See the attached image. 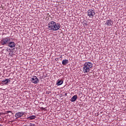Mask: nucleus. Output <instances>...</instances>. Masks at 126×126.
Masks as SVG:
<instances>
[{
  "mask_svg": "<svg viewBox=\"0 0 126 126\" xmlns=\"http://www.w3.org/2000/svg\"><path fill=\"white\" fill-rule=\"evenodd\" d=\"M56 27V22L51 21L48 23V29L50 31H54L55 27Z\"/></svg>",
  "mask_w": 126,
  "mask_h": 126,
  "instance_id": "obj_1",
  "label": "nucleus"
},
{
  "mask_svg": "<svg viewBox=\"0 0 126 126\" xmlns=\"http://www.w3.org/2000/svg\"><path fill=\"white\" fill-rule=\"evenodd\" d=\"M9 41H10V38L6 37L0 40V43L3 45H8Z\"/></svg>",
  "mask_w": 126,
  "mask_h": 126,
  "instance_id": "obj_2",
  "label": "nucleus"
},
{
  "mask_svg": "<svg viewBox=\"0 0 126 126\" xmlns=\"http://www.w3.org/2000/svg\"><path fill=\"white\" fill-rule=\"evenodd\" d=\"M88 13V16H89V17H91V18L94 17V15H95V13L94 11V10L92 9H89L87 11Z\"/></svg>",
  "mask_w": 126,
  "mask_h": 126,
  "instance_id": "obj_3",
  "label": "nucleus"
},
{
  "mask_svg": "<svg viewBox=\"0 0 126 126\" xmlns=\"http://www.w3.org/2000/svg\"><path fill=\"white\" fill-rule=\"evenodd\" d=\"M31 81L32 83H34V84H37V83H39V79L36 76H33L32 78Z\"/></svg>",
  "mask_w": 126,
  "mask_h": 126,
  "instance_id": "obj_4",
  "label": "nucleus"
},
{
  "mask_svg": "<svg viewBox=\"0 0 126 126\" xmlns=\"http://www.w3.org/2000/svg\"><path fill=\"white\" fill-rule=\"evenodd\" d=\"M25 114L24 112H18L15 114V117L16 119H19V118H21Z\"/></svg>",
  "mask_w": 126,
  "mask_h": 126,
  "instance_id": "obj_5",
  "label": "nucleus"
},
{
  "mask_svg": "<svg viewBox=\"0 0 126 126\" xmlns=\"http://www.w3.org/2000/svg\"><path fill=\"white\" fill-rule=\"evenodd\" d=\"M16 45V44H15L14 42L9 41V42L8 43V44H7V46H8V47H9L10 48H11V49H12V48L15 47Z\"/></svg>",
  "mask_w": 126,
  "mask_h": 126,
  "instance_id": "obj_6",
  "label": "nucleus"
},
{
  "mask_svg": "<svg viewBox=\"0 0 126 126\" xmlns=\"http://www.w3.org/2000/svg\"><path fill=\"white\" fill-rule=\"evenodd\" d=\"M84 65H85L86 67H88L90 69L93 66V64L90 62H86Z\"/></svg>",
  "mask_w": 126,
  "mask_h": 126,
  "instance_id": "obj_7",
  "label": "nucleus"
},
{
  "mask_svg": "<svg viewBox=\"0 0 126 126\" xmlns=\"http://www.w3.org/2000/svg\"><path fill=\"white\" fill-rule=\"evenodd\" d=\"M113 24H114V22L111 19L108 20L105 23V25H107V26H112Z\"/></svg>",
  "mask_w": 126,
  "mask_h": 126,
  "instance_id": "obj_8",
  "label": "nucleus"
},
{
  "mask_svg": "<svg viewBox=\"0 0 126 126\" xmlns=\"http://www.w3.org/2000/svg\"><path fill=\"white\" fill-rule=\"evenodd\" d=\"M10 83V79H5V80L2 81V84H5V85H7L8 83Z\"/></svg>",
  "mask_w": 126,
  "mask_h": 126,
  "instance_id": "obj_9",
  "label": "nucleus"
},
{
  "mask_svg": "<svg viewBox=\"0 0 126 126\" xmlns=\"http://www.w3.org/2000/svg\"><path fill=\"white\" fill-rule=\"evenodd\" d=\"M84 73H88L89 72L90 69L89 67H87L84 65L83 69Z\"/></svg>",
  "mask_w": 126,
  "mask_h": 126,
  "instance_id": "obj_10",
  "label": "nucleus"
},
{
  "mask_svg": "<svg viewBox=\"0 0 126 126\" xmlns=\"http://www.w3.org/2000/svg\"><path fill=\"white\" fill-rule=\"evenodd\" d=\"M61 28V24L60 23H57L55 24V27L54 28V31H57V30H59Z\"/></svg>",
  "mask_w": 126,
  "mask_h": 126,
  "instance_id": "obj_11",
  "label": "nucleus"
},
{
  "mask_svg": "<svg viewBox=\"0 0 126 126\" xmlns=\"http://www.w3.org/2000/svg\"><path fill=\"white\" fill-rule=\"evenodd\" d=\"M76 100H77V95L76 94L71 97V98L70 99V101L71 102H75V101H76Z\"/></svg>",
  "mask_w": 126,
  "mask_h": 126,
  "instance_id": "obj_12",
  "label": "nucleus"
},
{
  "mask_svg": "<svg viewBox=\"0 0 126 126\" xmlns=\"http://www.w3.org/2000/svg\"><path fill=\"white\" fill-rule=\"evenodd\" d=\"M63 83V80H58L57 81L56 85H58V86H60V85H62Z\"/></svg>",
  "mask_w": 126,
  "mask_h": 126,
  "instance_id": "obj_13",
  "label": "nucleus"
},
{
  "mask_svg": "<svg viewBox=\"0 0 126 126\" xmlns=\"http://www.w3.org/2000/svg\"><path fill=\"white\" fill-rule=\"evenodd\" d=\"M68 63V60H64L62 61V64H63V65H66V64H67Z\"/></svg>",
  "mask_w": 126,
  "mask_h": 126,
  "instance_id": "obj_14",
  "label": "nucleus"
},
{
  "mask_svg": "<svg viewBox=\"0 0 126 126\" xmlns=\"http://www.w3.org/2000/svg\"><path fill=\"white\" fill-rule=\"evenodd\" d=\"M28 119L29 120H34V119H36V116L32 115L31 116H29V117H28Z\"/></svg>",
  "mask_w": 126,
  "mask_h": 126,
  "instance_id": "obj_15",
  "label": "nucleus"
},
{
  "mask_svg": "<svg viewBox=\"0 0 126 126\" xmlns=\"http://www.w3.org/2000/svg\"><path fill=\"white\" fill-rule=\"evenodd\" d=\"M46 93H47V94H50V93H51V92H50V91H47V92H46Z\"/></svg>",
  "mask_w": 126,
  "mask_h": 126,
  "instance_id": "obj_16",
  "label": "nucleus"
},
{
  "mask_svg": "<svg viewBox=\"0 0 126 126\" xmlns=\"http://www.w3.org/2000/svg\"><path fill=\"white\" fill-rule=\"evenodd\" d=\"M41 109L42 110H44V111H45V110H46V109L45 108H44V107H41Z\"/></svg>",
  "mask_w": 126,
  "mask_h": 126,
  "instance_id": "obj_17",
  "label": "nucleus"
},
{
  "mask_svg": "<svg viewBox=\"0 0 126 126\" xmlns=\"http://www.w3.org/2000/svg\"><path fill=\"white\" fill-rule=\"evenodd\" d=\"M7 113H11V111H7Z\"/></svg>",
  "mask_w": 126,
  "mask_h": 126,
  "instance_id": "obj_18",
  "label": "nucleus"
},
{
  "mask_svg": "<svg viewBox=\"0 0 126 126\" xmlns=\"http://www.w3.org/2000/svg\"><path fill=\"white\" fill-rule=\"evenodd\" d=\"M84 25H87V24L86 23H85L84 24Z\"/></svg>",
  "mask_w": 126,
  "mask_h": 126,
  "instance_id": "obj_19",
  "label": "nucleus"
},
{
  "mask_svg": "<svg viewBox=\"0 0 126 126\" xmlns=\"http://www.w3.org/2000/svg\"><path fill=\"white\" fill-rule=\"evenodd\" d=\"M67 93H65V96H67Z\"/></svg>",
  "mask_w": 126,
  "mask_h": 126,
  "instance_id": "obj_20",
  "label": "nucleus"
},
{
  "mask_svg": "<svg viewBox=\"0 0 126 126\" xmlns=\"http://www.w3.org/2000/svg\"><path fill=\"white\" fill-rule=\"evenodd\" d=\"M6 52H8V49H6Z\"/></svg>",
  "mask_w": 126,
  "mask_h": 126,
  "instance_id": "obj_21",
  "label": "nucleus"
},
{
  "mask_svg": "<svg viewBox=\"0 0 126 126\" xmlns=\"http://www.w3.org/2000/svg\"><path fill=\"white\" fill-rule=\"evenodd\" d=\"M0 126H3V125L0 124Z\"/></svg>",
  "mask_w": 126,
  "mask_h": 126,
  "instance_id": "obj_22",
  "label": "nucleus"
},
{
  "mask_svg": "<svg viewBox=\"0 0 126 126\" xmlns=\"http://www.w3.org/2000/svg\"><path fill=\"white\" fill-rule=\"evenodd\" d=\"M1 115H2V113H0V116H1Z\"/></svg>",
  "mask_w": 126,
  "mask_h": 126,
  "instance_id": "obj_23",
  "label": "nucleus"
},
{
  "mask_svg": "<svg viewBox=\"0 0 126 126\" xmlns=\"http://www.w3.org/2000/svg\"><path fill=\"white\" fill-rule=\"evenodd\" d=\"M13 50H15V48H13Z\"/></svg>",
  "mask_w": 126,
  "mask_h": 126,
  "instance_id": "obj_24",
  "label": "nucleus"
},
{
  "mask_svg": "<svg viewBox=\"0 0 126 126\" xmlns=\"http://www.w3.org/2000/svg\"><path fill=\"white\" fill-rule=\"evenodd\" d=\"M2 51H4V49H2Z\"/></svg>",
  "mask_w": 126,
  "mask_h": 126,
  "instance_id": "obj_25",
  "label": "nucleus"
},
{
  "mask_svg": "<svg viewBox=\"0 0 126 126\" xmlns=\"http://www.w3.org/2000/svg\"><path fill=\"white\" fill-rule=\"evenodd\" d=\"M33 126H35V124H33Z\"/></svg>",
  "mask_w": 126,
  "mask_h": 126,
  "instance_id": "obj_26",
  "label": "nucleus"
}]
</instances>
